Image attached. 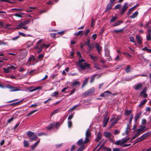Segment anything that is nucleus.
<instances>
[{
    "label": "nucleus",
    "mask_w": 151,
    "mask_h": 151,
    "mask_svg": "<svg viewBox=\"0 0 151 151\" xmlns=\"http://www.w3.org/2000/svg\"><path fill=\"white\" fill-rule=\"evenodd\" d=\"M105 55L106 57L109 56V51L108 49H106L105 50Z\"/></svg>",
    "instance_id": "72a5a7b5"
},
{
    "label": "nucleus",
    "mask_w": 151,
    "mask_h": 151,
    "mask_svg": "<svg viewBox=\"0 0 151 151\" xmlns=\"http://www.w3.org/2000/svg\"><path fill=\"white\" fill-rule=\"evenodd\" d=\"M148 133H146L141 136L140 137L137 138L135 140V143L142 141L145 139L148 136Z\"/></svg>",
    "instance_id": "39448f33"
},
{
    "label": "nucleus",
    "mask_w": 151,
    "mask_h": 151,
    "mask_svg": "<svg viewBox=\"0 0 151 151\" xmlns=\"http://www.w3.org/2000/svg\"><path fill=\"white\" fill-rule=\"evenodd\" d=\"M130 129V127L129 125L128 124L127 125V127L126 128L125 132L123 133V135H126L127 134L128 132L129 131V130Z\"/></svg>",
    "instance_id": "4be33fe9"
},
{
    "label": "nucleus",
    "mask_w": 151,
    "mask_h": 151,
    "mask_svg": "<svg viewBox=\"0 0 151 151\" xmlns=\"http://www.w3.org/2000/svg\"><path fill=\"white\" fill-rule=\"evenodd\" d=\"M24 146L25 147H26L28 146V141L26 140H24L23 142Z\"/></svg>",
    "instance_id": "c03bdc74"
},
{
    "label": "nucleus",
    "mask_w": 151,
    "mask_h": 151,
    "mask_svg": "<svg viewBox=\"0 0 151 151\" xmlns=\"http://www.w3.org/2000/svg\"><path fill=\"white\" fill-rule=\"evenodd\" d=\"M104 136L106 137L109 138L111 136V134L110 132H106L104 133Z\"/></svg>",
    "instance_id": "5701e85b"
},
{
    "label": "nucleus",
    "mask_w": 151,
    "mask_h": 151,
    "mask_svg": "<svg viewBox=\"0 0 151 151\" xmlns=\"http://www.w3.org/2000/svg\"><path fill=\"white\" fill-rule=\"evenodd\" d=\"M132 111L131 110H126L125 111L124 114L125 115H129L131 113Z\"/></svg>",
    "instance_id": "7c9ffc66"
},
{
    "label": "nucleus",
    "mask_w": 151,
    "mask_h": 151,
    "mask_svg": "<svg viewBox=\"0 0 151 151\" xmlns=\"http://www.w3.org/2000/svg\"><path fill=\"white\" fill-rule=\"evenodd\" d=\"M89 55L90 56L91 58L94 61H96L98 59V57L96 56H93L91 54H89Z\"/></svg>",
    "instance_id": "393cba45"
},
{
    "label": "nucleus",
    "mask_w": 151,
    "mask_h": 151,
    "mask_svg": "<svg viewBox=\"0 0 151 151\" xmlns=\"http://www.w3.org/2000/svg\"><path fill=\"white\" fill-rule=\"evenodd\" d=\"M146 38L147 41H150L151 40V36L147 35L146 36Z\"/></svg>",
    "instance_id": "603ef678"
},
{
    "label": "nucleus",
    "mask_w": 151,
    "mask_h": 151,
    "mask_svg": "<svg viewBox=\"0 0 151 151\" xmlns=\"http://www.w3.org/2000/svg\"><path fill=\"white\" fill-rule=\"evenodd\" d=\"M93 92V91L91 89L88 90L85 93V94L86 95H89L92 93Z\"/></svg>",
    "instance_id": "473e14b6"
},
{
    "label": "nucleus",
    "mask_w": 151,
    "mask_h": 151,
    "mask_svg": "<svg viewBox=\"0 0 151 151\" xmlns=\"http://www.w3.org/2000/svg\"><path fill=\"white\" fill-rule=\"evenodd\" d=\"M40 142V140L34 144H33L32 146L31 149L32 150H33L36 147L38 144Z\"/></svg>",
    "instance_id": "c85d7f7f"
},
{
    "label": "nucleus",
    "mask_w": 151,
    "mask_h": 151,
    "mask_svg": "<svg viewBox=\"0 0 151 151\" xmlns=\"http://www.w3.org/2000/svg\"><path fill=\"white\" fill-rule=\"evenodd\" d=\"M43 57V55L42 54H40L38 55V58L39 59L42 58Z\"/></svg>",
    "instance_id": "69168bd1"
},
{
    "label": "nucleus",
    "mask_w": 151,
    "mask_h": 151,
    "mask_svg": "<svg viewBox=\"0 0 151 151\" xmlns=\"http://www.w3.org/2000/svg\"><path fill=\"white\" fill-rule=\"evenodd\" d=\"M28 22L26 21L24 23H22L19 24L17 25V27L15 28L16 29H21L22 28V27L25 25L26 24H27Z\"/></svg>",
    "instance_id": "ddd939ff"
},
{
    "label": "nucleus",
    "mask_w": 151,
    "mask_h": 151,
    "mask_svg": "<svg viewBox=\"0 0 151 151\" xmlns=\"http://www.w3.org/2000/svg\"><path fill=\"white\" fill-rule=\"evenodd\" d=\"M147 101V100L146 99L143 100L142 101L140 102L139 104L138 105V106L139 107H141L142 106L145 104Z\"/></svg>",
    "instance_id": "a878e982"
},
{
    "label": "nucleus",
    "mask_w": 151,
    "mask_h": 151,
    "mask_svg": "<svg viewBox=\"0 0 151 151\" xmlns=\"http://www.w3.org/2000/svg\"><path fill=\"white\" fill-rule=\"evenodd\" d=\"M113 5V3L111 2L108 3L106 6V11H108L109 9H111Z\"/></svg>",
    "instance_id": "dca6fc26"
},
{
    "label": "nucleus",
    "mask_w": 151,
    "mask_h": 151,
    "mask_svg": "<svg viewBox=\"0 0 151 151\" xmlns=\"http://www.w3.org/2000/svg\"><path fill=\"white\" fill-rule=\"evenodd\" d=\"M41 88L40 87H38L36 88H34L32 89L31 88H29V92H32L36 90L40 89Z\"/></svg>",
    "instance_id": "c9c22d12"
},
{
    "label": "nucleus",
    "mask_w": 151,
    "mask_h": 151,
    "mask_svg": "<svg viewBox=\"0 0 151 151\" xmlns=\"http://www.w3.org/2000/svg\"><path fill=\"white\" fill-rule=\"evenodd\" d=\"M123 22V21L119 20L118 21L116 22L115 23H114L113 25V27H115L119 25H120L121 23H122Z\"/></svg>",
    "instance_id": "b1692460"
},
{
    "label": "nucleus",
    "mask_w": 151,
    "mask_h": 151,
    "mask_svg": "<svg viewBox=\"0 0 151 151\" xmlns=\"http://www.w3.org/2000/svg\"><path fill=\"white\" fill-rule=\"evenodd\" d=\"M128 8V4L127 3H125L122 7L120 12V14H123L127 10Z\"/></svg>",
    "instance_id": "6e6552de"
},
{
    "label": "nucleus",
    "mask_w": 151,
    "mask_h": 151,
    "mask_svg": "<svg viewBox=\"0 0 151 151\" xmlns=\"http://www.w3.org/2000/svg\"><path fill=\"white\" fill-rule=\"evenodd\" d=\"M56 34L55 33H50V35L51 37L54 38L55 37V35Z\"/></svg>",
    "instance_id": "e2e57ef3"
},
{
    "label": "nucleus",
    "mask_w": 151,
    "mask_h": 151,
    "mask_svg": "<svg viewBox=\"0 0 151 151\" xmlns=\"http://www.w3.org/2000/svg\"><path fill=\"white\" fill-rule=\"evenodd\" d=\"M4 72L6 73H8L10 72V69L9 67H8L6 68H3Z\"/></svg>",
    "instance_id": "bb28decb"
},
{
    "label": "nucleus",
    "mask_w": 151,
    "mask_h": 151,
    "mask_svg": "<svg viewBox=\"0 0 151 151\" xmlns=\"http://www.w3.org/2000/svg\"><path fill=\"white\" fill-rule=\"evenodd\" d=\"M55 126V123H52L50 124L47 127V128L48 129H51L52 128Z\"/></svg>",
    "instance_id": "412c9836"
},
{
    "label": "nucleus",
    "mask_w": 151,
    "mask_h": 151,
    "mask_svg": "<svg viewBox=\"0 0 151 151\" xmlns=\"http://www.w3.org/2000/svg\"><path fill=\"white\" fill-rule=\"evenodd\" d=\"M122 6V5L120 4H118L115 6L114 9H120Z\"/></svg>",
    "instance_id": "58836bf2"
},
{
    "label": "nucleus",
    "mask_w": 151,
    "mask_h": 151,
    "mask_svg": "<svg viewBox=\"0 0 151 151\" xmlns=\"http://www.w3.org/2000/svg\"><path fill=\"white\" fill-rule=\"evenodd\" d=\"M120 131L117 129H116L114 131V134L115 135H116L119 134L120 132Z\"/></svg>",
    "instance_id": "864d4df0"
},
{
    "label": "nucleus",
    "mask_w": 151,
    "mask_h": 151,
    "mask_svg": "<svg viewBox=\"0 0 151 151\" xmlns=\"http://www.w3.org/2000/svg\"><path fill=\"white\" fill-rule=\"evenodd\" d=\"M13 119H14V117H12L10 119H9L7 121V122L8 123H9L11 122L12 121H13Z\"/></svg>",
    "instance_id": "052dcab7"
},
{
    "label": "nucleus",
    "mask_w": 151,
    "mask_h": 151,
    "mask_svg": "<svg viewBox=\"0 0 151 151\" xmlns=\"http://www.w3.org/2000/svg\"><path fill=\"white\" fill-rule=\"evenodd\" d=\"M58 91H55L53 93H52L51 96H56L58 95Z\"/></svg>",
    "instance_id": "37998d69"
},
{
    "label": "nucleus",
    "mask_w": 151,
    "mask_h": 151,
    "mask_svg": "<svg viewBox=\"0 0 151 151\" xmlns=\"http://www.w3.org/2000/svg\"><path fill=\"white\" fill-rule=\"evenodd\" d=\"M111 93L109 91H106L103 93H101L100 95V96L104 97L107 96L108 94H111Z\"/></svg>",
    "instance_id": "4468645a"
},
{
    "label": "nucleus",
    "mask_w": 151,
    "mask_h": 151,
    "mask_svg": "<svg viewBox=\"0 0 151 151\" xmlns=\"http://www.w3.org/2000/svg\"><path fill=\"white\" fill-rule=\"evenodd\" d=\"M133 118V115L132 114L130 116V118H129V123L130 124H131V122H132Z\"/></svg>",
    "instance_id": "a18cd8bd"
},
{
    "label": "nucleus",
    "mask_w": 151,
    "mask_h": 151,
    "mask_svg": "<svg viewBox=\"0 0 151 151\" xmlns=\"http://www.w3.org/2000/svg\"><path fill=\"white\" fill-rule=\"evenodd\" d=\"M24 13L22 12H21L19 13H16L14 14V15L17 17H22V15H23Z\"/></svg>",
    "instance_id": "2f4dec72"
},
{
    "label": "nucleus",
    "mask_w": 151,
    "mask_h": 151,
    "mask_svg": "<svg viewBox=\"0 0 151 151\" xmlns=\"http://www.w3.org/2000/svg\"><path fill=\"white\" fill-rule=\"evenodd\" d=\"M37 62V61L35 59V56L31 55L29 58V65H34Z\"/></svg>",
    "instance_id": "20e7f679"
},
{
    "label": "nucleus",
    "mask_w": 151,
    "mask_h": 151,
    "mask_svg": "<svg viewBox=\"0 0 151 151\" xmlns=\"http://www.w3.org/2000/svg\"><path fill=\"white\" fill-rule=\"evenodd\" d=\"M140 95L144 98H146L147 96V94L145 92H141Z\"/></svg>",
    "instance_id": "e433bc0d"
},
{
    "label": "nucleus",
    "mask_w": 151,
    "mask_h": 151,
    "mask_svg": "<svg viewBox=\"0 0 151 151\" xmlns=\"http://www.w3.org/2000/svg\"><path fill=\"white\" fill-rule=\"evenodd\" d=\"M7 88L10 89V91L11 92L16 91H20L21 90L20 88L19 87H14L10 85H8L7 86Z\"/></svg>",
    "instance_id": "0eeeda50"
},
{
    "label": "nucleus",
    "mask_w": 151,
    "mask_h": 151,
    "mask_svg": "<svg viewBox=\"0 0 151 151\" xmlns=\"http://www.w3.org/2000/svg\"><path fill=\"white\" fill-rule=\"evenodd\" d=\"M150 22H148L146 24V26L145 27V28L146 27H148L149 29H150V27H149V25L150 24Z\"/></svg>",
    "instance_id": "0e129e2a"
},
{
    "label": "nucleus",
    "mask_w": 151,
    "mask_h": 151,
    "mask_svg": "<svg viewBox=\"0 0 151 151\" xmlns=\"http://www.w3.org/2000/svg\"><path fill=\"white\" fill-rule=\"evenodd\" d=\"M59 110V109H56L51 114V116H52L54 114L57 113L58 112V111Z\"/></svg>",
    "instance_id": "79ce46f5"
},
{
    "label": "nucleus",
    "mask_w": 151,
    "mask_h": 151,
    "mask_svg": "<svg viewBox=\"0 0 151 151\" xmlns=\"http://www.w3.org/2000/svg\"><path fill=\"white\" fill-rule=\"evenodd\" d=\"M130 40L131 42H132L133 43L135 42L134 41V38L133 37H131L130 38Z\"/></svg>",
    "instance_id": "5fc2aeb1"
},
{
    "label": "nucleus",
    "mask_w": 151,
    "mask_h": 151,
    "mask_svg": "<svg viewBox=\"0 0 151 151\" xmlns=\"http://www.w3.org/2000/svg\"><path fill=\"white\" fill-rule=\"evenodd\" d=\"M136 39L138 43L139 44H141L143 40L142 38L139 35H137L136 36Z\"/></svg>",
    "instance_id": "2eb2a0df"
},
{
    "label": "nucleus",
    "mask_w": 151,
    "mask_h": 151,
    "mask_svg": "<svg viewBox=\"0 0 151 151\" xmlns=\"http://www.w3.org/2000/svg\"><path fill=\"white\" fill-rule=\"evenodd\" d=\"M148 34L147 35L151 36V30L150 29L148 30Z\"/></svg>",
    "instance_id": "774afa93"
},
{
    "label": "nucleus",
    "mask_w": 151,
    "mask_h": 151,
    "mask_svg": "<svg viewBox=\"0 0 151 151\" xmlns=\"http://www.w3.org/2000/svg\"><path fill=\"white\" fill-rule=\"evenodd\" d=\"M52 100V99L51 98H49L47 100L44 101V103L45 104H46L48 101Z\"/></svg>",
    "instance_id": "680f3d73"
},
{
    "label": "nucleus",
    "mask_w": 151,
    "mask_h": 151,
    "mask_svg": "<svg viewBox=\"0 0 151 151\" xmlns=\"http://www.w3.org/2000/svg\"><path fill=\"white\" fill-rule=\"evenodd\" d=\"M142 87V85L141 83H139L134 86H133V88L135 90H137L140 89Z\"/></svg>",
    "instance_id": "f8f14e48"
},
{
    "label": "nucleus",
    "mask_w": 151,
    "mask_h": 151,
    "mask_svg": "<svg viewBox=\"0 0 151 151\" xmlns=\"http://www.w3.org/2000/svg\"><path fill=\"white\" fill-rule=\"evenodd\" d=\"M89 77L86 78L83 82V86H84L87 83L88 81Z\"/></svg>",
    "instance_id": "f704fd0d"
},
{
    "label": "nucleus",
    "mask_w": 151,
    "mask_h": 151,
    "mask_svg": "<svg viewBox=\"0 0 151 151\" xmlns=\"http://www.w3.org/2000/svg\"><path fill=\"white\" fill-rule=\"evenodd\" d=\"M97 36V35L96 34H95L92 35V37L93 40H95L96 39Z\"/></svg>",
    "instance_id": "09e8293b"
},
{
    "label": "nucleus",
    "mask_w": 151,
    "mask_h": 151,
    "mask_svg": "<svg viewBox=\"0 0 151 151\" xmlns=\"http://www.w3.org/2000/svg\"><path fill=\"white\" fill-rule=\"evenodd\" d=\"M85 60L83 59H79L78 60V67L82 70H84L86 68L90 69L89 68V64L87 63L84 62Z\"/></svg>",
    "instance_id": "f257e3e1"
},
{
    "label": "nucleus",
    "mask_w": 151,
    "mask_h": 151,
    "mask_svg": "<svg viewBox=\"0 0 151 151\" xmlns=\"http://www.w3.org/2000/svg\"><path fill=\"white\" fill-rule=\"evenodd\" d=\"M80 82L79 81L76 80L74 82H73L72 84V86H75L79 84Z\"/></svg>",
    "instance_id": "c756f323"
},
{
    "label": "nucleus",
    "mask_w": 151,
    "mask_h": 151,
    "mask_svg": "<svg viewBox=\"0 0 151 151\" xmlns=\"http://www.w3.org/2000/svg\"><path fill=\"white\" fill-rule=\"evenodd\" d=\"M90 45V38H88L87 40V45Z\"/></svg>",
    "instance_id": "6e6d98bb"
},
{
    "label": "nucleus",
    "mask_w": 151,
    "mask_h": 151,
    "mask_svg": "<svg viewBox=\"0 0 151 151\" xmlns=\"http://www.w3.org/2000/svg\"><path fill=\"white\" fill-rule=\"evenodd\" d=\"M73 114H72L69 116L68 117V120H70V119L73 118Z\"/></svg>",
    "instance_id": "4d7b16f0"
},
{
    "label": "nucleus",
    "mask_w": 151,
    "mask_h": 151,
    "mask_svg": "<svg viewBox=\"0 0 151 151\" xmlns=\"http://www.w3.org/2000/svg\"><path fill=\"white\" fill-rule=\"evenodd\" d=\"M86 137L85 139V142H88L89 141V137H90L91 133L89 129H88L86 133Z\"/></svg>",
    "instance_id": "1a4fd4ad"
},
{
    "label": "nucleus",
    "mask_w": 151,
    "mask_h": 151,
    "mask_svg": "<svg viewBox=\"0 0 151 151\" xmlns=\"http://www.w3.org/2000/svg\"><path fill=\"white\" fill-rule=\"evenodd\" d=\"M46 134L44 132L39 133L38 134V136H41L43 135H46Z\"/></svg>",
    "instance_id": "13d9d810"
},
{
    "label": "nucleus",
    "mask_w": 151,
    "mask_h": 151,
    "mask_svg": "<svg viewBox=\"0 0 151 151\" xmlns=\"http://www.w3.org/2000/svg\"><path fill=\"white\" fill-rule=\"evenodd\" d=\"M129 139V138H127L122 139L121 140H118L114 143V144L122 146L124 147L128 146L131 145V144H125V143L127 142Z\"/></svg>",
    "instance_id": "f03ea898"
},
{
    "label": "nucleus",
    "mask_w": 151,
    "mask_h": 151,
    "mask_svg": "<svg viewBox=\"0 0 151 151\" xmlns=\"http://www.w3.org/2000/svg\"><path fill=\"white\" fill-rule=\"evenodd\" d=\"M122 31V29H119V30H114L113 31L114 32L116 33H118V32H121Z\"/></svg>",
    "instance_id": "bf43d9fd"
},
{
    "label": "nucleus",
    "mask_w": 151,
    "mask_h": 151,
    "mask_svg": "<svg viewBox=\"0 0 151 151\" xmlns=\"http://www.w3.org/2000/svg\"><path fill=\"white\" fill-rule=\"evenodd\" d=\"M147 129V128L145 126L140 125L139 128L136 130V131L137 133L139 135L146 131Z\"/></svg>",
    "instance_id": "7ed1b4c3"
},
{
    "label": "nucleus",
    "mask_w": 151,
    "mask_h": 151,
    "mask_svg": "<svg viewBox=\"0 0 151 151\" xmlns=\"http://www.w3.org/2000/svg\"><path fill=\"white\" fill-rule=\"evenodd\" d=\"M101 134L100 132H99L98 134V135L96 139V141H99L101 139Z\"/></svg>",
    "instance_id": "4c0bfd02"
},
{
    "label": "nucleus",
    "mask_w": 151,
    "mask_h": 151,
    "mask_svg": "<svg viewBox=\"0 0 151 151\" xmlns=\"http://www.w3.org/2000/svg\"><path fill=\"white\" fill-rule=\"evenodd\" d=\"M125 70L127 73H128L131 71L130 66L127 65V67L125 69Z\"/></svg>",
    "instance_id": "cd10ccee"
},
{
    "label": "nucleus",
    "mask_w": 151,
    "mask_h": 151,
    "mask_svg": "<svg viewBox=\"0 0 151 151\" xmlns=\"http://www.w3.org/2000/svg\"><path fill=\"white\" fill-rule=\"evenodd\" d=\"M37 137L36 135L34 132L29 131V139L31 141L35 140Z\"/></svg>",
    "instance_id": "423d86ee"
},
{
    "label": "nucleus",
    "mask_w": 151,
    "mask_h": 151,
    "mask_svg": "<svg viewBox=\"0 0 151 151\" xmlns=\"http://www.w3.org/2000/svg\"><path fill=\"white\" fill-rule=\"evenodd\" d=\"M95 46H96V49L98 51V53L99 54H100L101 53L102 47L97 44L95 45Z\"/></svg>",
    "instance_id": "f3484780"
},
{
    "label": "nucleus",
    "mask_w": 151,
    "mask_h": 151,
    "mask_svg": "<svg viewBox=\"0 0 151 151\" xmlns=\"http://www.w3.org/2000/svg\"><path fill=\"white\" fill-rule=\"evenodd\" d=\"M87 142H86L85 140L83 141V139H81L79 140L77 142V144L79 145H81L85 143H86Z\"/></svg>",
    "instance_id": "6ab92c4d"
},
{
    "label": "nucleus",
    "mask_w": 151,
    "mask_h": 151,
    "mask_svg": "<svg viewBox=\"0 0 151 151\" xmlns=\"http://www.w3.org/2000/svg\"><path fill=\"white\" fill-rule=\"evenodd\" d=\"M50 45L49 44L47 45H46L45 44H42L41 45V46L39 48V51L38 53L40 52H41L42 51V48H47L49 47Z\"/></svg>",
    "instance_id": "9b49d317"
},
{
    "label": "nucleus",
    "mask_w": 151,
    "mask_h": 151,
    "mask_svg": "<svg viewBox=\"0 0 151 151\" xmlns=\"http://www.w3.org/2000/svg\"><path fill=\"white\" fill-rule=\"evenodd\" d=\"M138 12L136 11L130 17V18L132 19H134L138 15Z\"/></svg>",
    "instance_id": "aec40b11"
},
{
    "label": "nucleus",
    "mask_w": 151,
    "mask_h": 151,
    "mask_svg": "<svg viewBox=\"0 0 151 151\" xmlns=\"http://www.w3.org/2000/svg\"><path fill=\"white\" fill-rule=\"evenodd\" d=\"M84 146H82L79 148L77 150V151H82L84 149Z\"/></svg>",
    "instance_id": "49530a36"
},
{
    "label": "nucleus",
    "mask_w": 151,
    "mask_h": 151,
    "mask_svg": "<svg viewBox=\"0 0 151 151\" xmlns=\"http://www.w3.org/2000/svg\"><path fill=\"white\" fill-rule=\"evenodd\" d=\"M142 114V112H140L139 113L136 114L134 117V119L135 122H137L138 119L139 118Z\"/></svg>",
    "instance_id": "a211bd4d"
},
{
    "label": "nucleus",
    "mask_w": 151,
    "mask_h": 151,
    "mask_svg": "<svg viewBox=\"0 0 151 151\" xmlns=\"http://www.w3.org/2000/svg\"><path fill=\"white\" fill-rule=\"evenodd\" d=\"M38 109H36L35 110H34L32 111H30L29 112V116L32 114L34 113L35 112H36V111H38Z\"/></svg>",
    "instance_id": "de8ad7c7"
},
{
    "label": "nucleus",
    "mask_w": 151,
    "mask_h": 151,
    "mask_svg": "<svg viewBox=\"0 0 151 151\" xmlns=\"http://www.w3.org/2000/svg\"><path fill=\"white\" fill-rule=\"evenodd\" d=\"M9 68L10 69H13L14 70H15L17 69V67H15L13 66L12 65L10 66L9 67Z\"/></svg>",
    "instance_id": "3c124183"
},
{
    "label": "nucleus",
    "mask_w": 151,
    "mask_h": 151,
    "mask_svg": "<svg viewBox=\"0 0 151 151\" xmlns=\"http://www.w3.org/2000/svg\"><path fill=\"white\" fill-rule=\"evenodd\" d=\"M109 120V117L107 116L106 115L104 117V119L103 121V126L104 127L106 126L108 121Z\"/></svg>",
    "instance_id": "9d476101"
},
{
    "label": "nucleus",
    "mask_w": 151,
    "mask_h": 151,
    "mask_svg": "<svg viewBox=\"0 0 151 151\" xmlns=\"http://www.w3.org/2000/svg\"><path fill=\"white\" fill-rule=\"evenodd\" d=\"M83 31H79L78 33L76 34V35L78 36L80 35H81V36H82L83 35Z\"/></svg>",
    "instance_id": "8fccbe9b"
},
{
    "label": "nucleus",
    "mask_w": 151,
    "mask_h": 151,
    "mask_svg": "<svg viewBox=\"0 0 151 151\" xmlns=\"http://www.w3.org/2000/svg\"><path fill=\"white\" fill-rule=\"evenodd\" d=\"M117 120H115L111 124V126H113L116 124L117 122Z\"/></svg>",
    "instance_id": "338daca9"
},
{
    "label": "nucleus",
    "mask_w": 151,
    "mask_h": 151,
    "mask_svg": "<svg viewBox=\"0 0 151 151\" xmlns=\"http://www.w3.org/2000/svg\"><path fill=\"white\" fill-rule=\"evenodd\" d=\"M117 19V17H112L110 20V22H113L116 21Z\"/></svg>",
    "instance_id": "ea45409f"
},
{
    "label": "nucleus",
    "mask_w": 151,
    "mask_h": 151,
    "mask_svg": "<svg viewBox=\"0 0 151 151\" xmlns=\"http://www.w3.org/2000/svg\"><path fill=\"white\" fill-rule=\"evenodd\" d=\"M68 124L69 128H70L72 127V122L70 120H68Z\"/></svg>",
    "instance_id": "a19ab883"
}]
</instances>
